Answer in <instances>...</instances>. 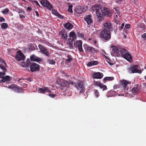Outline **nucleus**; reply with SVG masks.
Instances as JSON below:
<instances>
[{
	"mask_svg": "<svg viewBox=\"0 0 146 146\" xmlns=\"http://www.w3.org/2000/svg\"><path fill=\"white\" fill-rule=\"evenodd\" d=\"M17 12L18 13H25V12L21 9H18Z\"/></svg>",
	"mask_w": 146,
	"mask_h": 146,
	"instance_id": "09e8293b",
	"label": "nucleus"
},
{
	"mask_svg": "<svg viewBox=\"0 0 146 146\" xmlns=\"http://www.w3.org/2000/svg\"><path fill=\"white\" fill-rule=\"evenodd\" d=\"M25 56L21 51H18L17 52L15 56V58L17 61L24 60Z\"/></svg>",
	"mask_w": 146,
	"mask_h": 146,
	"instance_id": "423d86ee",
	"label": "nucleus"
},
{
	"mask_svg": "<svg viewBox=\"0 0 146 146\" xmlns=\"http://www.w3.org/2000/svg\"><path fill=\"white\" fill-rule=\"evenodd\" d=\"M28 49L30 51H33L35 49L34 46L31 44H30L29 45Z\"/></svg>",
	"mask_w": 146,
	"mask_h": 146,
	"instance_id": "2f4dec72",
	"label": "nucleus"
},
{
	"mask_svg": "<svg viewBox=\"0 0 146 146\" xmlns=\"http://www.w3.org/2000/svg\"><path fill=\"white\" fill-rule=\"evenodd\" d=\"M9 11V10L7 8L5 9L2 11L1 12L4 14L6 15Z\"/></svg>",
	"mask_w": 146,
	"mask_h": 146,
	"instance_id": "a19ab883",
	"label": "nucleus"
},
{
	"mask_svg": "<svg viewBox=\"0 0 146 146\" xmlns=\"http://www.w3.org/2000/svg\"><path fill=\"white\" fill-rule=\"evenodd\" d=\"M30 59L31 61H35L37 62L42 61V59L41 58L38 57L34 54L30 56Z\"/></svg>",
	"mask_w": 146,
	"mask_h": 146,
	"instance_id": "f8f14e48",
	"label": "nucleus"
},
{
	"mask_svg": "<svg viewBox=\"0 0 146 146\" xmlns=\"http://www.w3.org/2000/svg\"><path fill=\"white\" fill-rule=\"evenodd\" d=\"M102 83H100L99 82H94V84L95 85L97 86L100 87V85Z\"/></svg>",
	"mask_w": 146,
	"mask_h": 146,
	"instance_id": "3c124183",
	"label": "nucleus"
},
{
	"mask_svg": "<svg viewBox=\"0 0 146 146\" xmlns=\"http://www.w3.org/2000/svg\"><path fill=\"white\" fill-rule=\"evenodd\" d=\"M138 66L137 65H132L128 68V72L130 73H138L139 74H141L142 71L140 70H138Z\"/></svg>",
	"mask_w": 146,
	"mask_h": 146,
	"instance_id": "20e7f679",
	"label": "nucleus"
},
{
	"mask_svg": "<svg viewBox=\"0 0 146 146\" xmlns=\"http://www.w3.org/2000/svg\"><path fill=\"white\" fill-rule=\"evenodd\" d=\"M5 74V72H0V78H3V76Z\"/></svg>",
	"mask_w": 146,
	"mask_h": 146,
	"instance_id": "49530a36",
	"label": "nucleus"
},
{
	"mask_svg": "<svg viewBox=\"0 0 146 146\" xmlns=\"http://www.w3.org/2000/svg\"><path fill=\"white\" fill-rule=\"evenodd\" d=\"M10 77L9 76H5L2 80V82H5L7 81H9Z\"/></svg>",
	"mask_w": 146,
	"mask_h": 146,
	"instance_id": "c756f323",
	"label": "nucleus"
},
{
	"mask_svg": "<svg viewBox=\"0 0 146 146\" xmlns=\"http://www.w3.org/2000/svg\"><path fill=\"white\" fill-rule=\"evenodd\" d=\"M82 41L80 40L78 41H76V44H78L77 46L79 51L81 52H83L84 50L82 48Z\"/></svg>",
	"mask_w": 146,
	"mask_h": 146,
	"instance_id": "a211bd4d",
	"label": "nucleus"
},
{
	"mask_svg": "<svg viewBox=\"0 0 146 146\" xmlns=\"http://www.w3.org/2000/svg\"><path fill=\"white\" fill-rule=\"evenodd\" d=\"M0 62L3 63L4 65H5L6 66H7V64L6 62L2 58H0Z\"/></svg>",
	"mask_w": 146,
	"mask_h": 146,
	"instance_id": "603ef678",
	"label": "nucleus"
},
{
	"mask_svg": "<svg viewBox=\"0 0 146 146\" xmlns=\"http://www.w3.org/2000/svg\"><path fill=\"white\" fill-rule=\"evenodd\" d=\"M38 47L39 48L40 50V52H43V50H45V48L44 47H43L42 46L41 44H39L38 45Z\"/></svg>",
	"mask_w": 146,
	"mask_h": 146,
	"instance_id": "4c0bfd02",
	"label": "nucleus"
},
{
	"mask_svg": "<svg viewBox=\"0 0 146 146\" xmlns=\"http://www.w3.org/2000/svg\"><path fill=\"white\" fill-rule=\"evenodd\" d=\"M77 34L78 36L79 37L82 38L84 37V35L83 34L80 33L79 32H78Z\"/></svg>",
	"mask_w": 146,
	"mask_h": 146,
	"instance_id": "8fccbe9b",
	"label": "nucleus"
},
{
	"mask_svg": "<svg viewBox=\"0 0 146 146\" xmlns=\"http://www.w3.org/2000/svg\"><path fill=\"white\" fill-rule=\"evenodd\" d=\"M67 58L65 60L66 62L69 63L72 60V56L68 54L67 56Z\"/></svg>",
	"mask_w": 146,
	"mask_h": 146,
	"instance_id": "c85d7f7f",
	"label": "nucleus"
},
{
	"mask_svg": "<svg viewBox=\"0 0 146 146\" xmlns=\"http://www.w3.org/2000/svg\"><path fill=\"white\" fill-rule=\"evenodd\" d=\"M26 80L30 82H32L33 80V78L31 77H29L27 78Z\"/></svg>",
	"mask_w": 146,
	"mask_h": 146,
	"instance_id": "4d7b16f0",
	"label": "nucleus"
},
{
	"mask_svg": "<svg viewBox=\"0 0 146 146\" xmlns=\"http://www.w3.org/2000/svg\"><path fill=\"white\" fill-rule=\"evenodd\" d=\"M103 76L102 73L98 72L94 73L92 74V76L94 78L101 79Z\"/></svg>",
	"mask_w": 146,
	"mask_h": 146,
	"instance_id": "f3484780",
	"label": "nucleus"
},
{
	"mask_svg": "<svg viewBox=\"0 0 146 146\" xmlns=\"http://www.w3.org/2000/svg\"><path fill=\"white\" fill-rule=\"evenodd\" d=\"M48 96L51 97H52V98H54V97H55V94H48Z\"/></svg>",
	"mask_w": 146,
	"mask_h": 146,
	"instance_id": "13d9d810",
	"label": "nucleus"
},
{
	"mask_svg": "<svg viewBox=\"0 0 146 146\" xmlns=\"http://www.w3.org/2000/svg\"><path fill=\"white\" fill-rule=\"evenodd\" d=\"M69 36L70 38H72V41H74L76 39V36L75 33L72 31L70 33Z\"/></svg>",
	"mask_w": 146,
	"mask_h": 146,
	"instance_id": "4be33fe9",
	"label": "nucleus"
},
{
	"mask_svg": "<svg viewBox=\"0 0 146 146\" xmlns=\"http://www.w3.org/2000/svg\"><path fill=\"white\" fill-rule=\"evenodd\" d=\"M94 94L96 98H98L100 96V94L98 90H94Z\"/></svg>",
	"mask_w": 146,
	"mask_h": 146,
	"instance_id": "e433bc0d",
	"label": "nucleus"
},
{
	"mask_svg": "<svg viewBox=\"0 0 146 146\" xmlns=\"http://www.w3.org/2000/svg\"><path fill=\"white\" fill-rule=\"evenodd\" d=\"M112 48V52L111 53L112 56L116 55L118 56L119 55V50H118V48L115 46L112 45L111 46Z\"/></svg>",
	"mask_w": 146,
	"mask_h": 146,
	"instance_id": "ddd939ff",
	"label": "nucleus"
},
{
	"mask_svg": "<svg viewBox=\"0 0 146 146\" xmlns=\"http://www.w3.org/2000/svg\"><path fill=\"white\" fill-rule=\"evenodd\" d=\"M140 87L138 85H135L132 89V93L135 95L138 94L140 91Z\"/></svg>",
	"mask_w": 146,
	"mask_h": 146,
	"instance_id": "dca6fc26",
	"label": "nucleus"
},
{
	"mask_svg": "<svg viewBox=\"0 0 146 146\" xmlns=\"http://www.w3.org/2000/svg\"><path fill=\"white\" fill-rule=\"evenodd\" d=\"M119 52L122 57L124 56L127 53H129L128 51L123 48H121Z\"/></svg>",
	"mask_w": 146,
	"mask_h": 146,
	"instance_id": "393cba45",
	"label": "nucleus"
},
{
	"mask_svg": "<svg viewBox=\"0 0 146 146\" xmlns=\"http://www.w3.org/2000/svg\"><path fill=\"white\" fill-rule=\"evenodd\" d=\"M27 10L28 11H31L32 10V8L31 7H28L27 8Z\"/></svg>",
	"mask_w": 146,
	"mask_h": 146,
	"instance_id": "0e129e2a",
	"label": "nucleus"
},
{
	"mask_svg": "<svg viewBox=\"0 0 146 146\" xmlns=\"http://www.w3.org/2000/svg\"><path fill=\"white\" fill-rule=\"evenodd\" d=\"M113 88L114 89H116L117 88V84L113 86Z\"/></svg>",
	"mask_w": 146,
	"mask_h": 146,
	"instance_id": "338daca9",
	"label": "nucleus"
},
{
	"mask_svg": "<svg viewBox=\"0 0 146 146\" xmlns=\"http://www.w3.org/2000/svg\"><path fill=\"white\" fill-rule=\"evenodd\" d=\"M75 87L78 90L80 91V93L85 92V88L84 84L82 81L79 80L77 82L75 85Z\"/></svg>",
	"mask_w": 146,
	"mask_h": 146,
	"instance_id": "f03ea898",
	"label": "nucleus"
},
{
	"mask_svg": "<svg viewBox=\"0 0 146 146\" xmlns=\"http://www.w3.org/2000/svg\"><path fill=\"white\" fill-rule=\"evenodd\" d=\"M42 53L48 56H49V53L46 48L45 49V50H43V52H42Z\"/></svg>",
	"mask_w": 146,
	"mask_h": 146,
	"instance_id": "f704fd0d",
	"label": "nucleus"
},
{
	"mask_svg": "<svg viewBox=\"0 0 146 146\" xmlns=\"http://www.w3.org/2000/svg\"><path fill=\"white\" fill-rule=\"evenodd\" d=\"M124 23H123L120 26V28H119V30L120 31L123 29V27L124 26Z\"/></svg>",
	"mask_w": 146,
	"mask_h": 146,
	"instance_id": "bf43d9fd",
	"label": "nucleus"
},
{
	"mask_svg": "<svg viewBox=\"0 0 146 146\" xmlns=\"http://www.w3.org/2000/svg\"><path fill=\"white\" fill-rule=\"evenodd\" d=\"M61 35V37L64 40H66L67 39L68 35L67 33L64 29L62 30L60 33Z\"/></svg>",
	"mask_w": 146,
	"mask_h": 146,
	"instance_id": "2eb2a0df",
	"label": "nucleus"
},
{
	"mask_svg": "<svg viewBox=\"0 0 146 146\" xmlns=\"http://www.w3.org/2000/svg\"><path fill=\"white\" fill-rule=\"evenodd\" d=\"M99 36L103 40L106 42L110 40L111 33L110 31L103 29L100 32Z\"/></svg>",
	"mask_w": 146,
	"mask_h": 146,
	"instance_id": "f257e3e1",
	"label": "nucleus"
},
{
	"mask_svg": "<svg viewBox=\"0 0 146 146\" xmlns=\"http://www.w3.org/2000/svg\"><path fill=\"white\" fill-rule=\"evenodd\" d=\"M102 14L105 16L110 17L111 15V11L110 10L105 7H104L101 10Z\"/></svg>",
	"mask_w": 146,
	"mask_h": 146,
	"instance_id": "1a4fd4ad",
	"label": "nucleus"
},
{
	"mask_svg": "<svg viewBox=\"0 0 146 146\" xmlns=\"http://www.w3.org/2000/svg\"><path fill=\"white\" fill-rule=\"evenodd\" d=\"M5 20L4 17L0 16V22H5Z\"/></svg>",
	"mask_w": 146,
	"mask_h": 146,
	"instance_id": "864d4df0",
	"label": "nucleus"
},
{
	"mask_svg": "<svg viewBox=\"0 0 146 146\" xmlns=\"http://www.w3.org/2000/svg\"><path fill=\"white\" fill-rule=\"evenodd\" d=\"M96 15L98 18V21L100 23L102 21L104 20V18L103 17L104 16L100 12L96 14Z\"/></svg>",
	"mask_w": 146,
	"mask_h": 146,
	"instance_id": "5701e85b",
	"label": "nucleus"
},
{
	"mask_svg": "<svg viewBox=\"0 0 146 146\" xmlns=\"http://www.w3.org/2000/svg\"><path fill=\"white\" fill-rule=\"evenodd\" d=\"M8 27V25L6 23H3L1 25V27L2 29H6Z\"/></svg>",
	"mask_w": 146,
	"mask_h": 146,
	"instance_id": "7c9ffc66",
	"label": "nucleus"
},
{
	"mask_svg": "<svg viewBox=\"0 0 146 146\" xmlns=\"http://www.w3.org/2000/svg\"><path fill=\"white\" fill-rule=\"evenodd\" d=\"M68 87L69 88V85H75L76 83L75 82H70L69 81H68Z\"/></svg>",
	"mask_w": 146,
	"mask_h": 146,
	"instance_id": "de8ad7c7",
	"label": "nucleus"
},
{
	"mask_svg": "<svg viewBox=\"0 0 146 146\" xmlns=\"http://www.w3.org/2000/svg\"><path fill=\"white\" fill-rule=\"evenodd\" d=\"M85 51L86 52H88L91 53H94V52H98L97 49H95L92 46H91L85 44L83 45Z\"/></svg>",
	"mask_w": 146,
	"mask_h": 146,
	"instance_id": "0eeeda50",
	"label": "nucleus"
},
{
	"mask_svg": "<svg viewBox=\"0 0 146 146\" xmlns=\"http://www.w3.org/2000/svg\"><path fill=\"white\" fill-rule=\"evenodd\" d=\"M120 84L119 88L121 90H127L129 89L128 85L130 84L131 82L125 80H123L120 81Z\"/></svg>",
	"mask_w": 146,
	"mask_h": 146,
	"instance_id": "7ed1b4c3",
	"label": "nucleus"
},
{
	"mask_svg": "<svg viewBox=\"0 0 146 146\" xmlns=\"http://www.w3.org/2000/svg\"><path fill=\"white\" fill-rule=\"evenodd\" d=\"M99 87L101 88L102 89L103 91H104L107 89V87L106 86L103 84H101L100 85Z\"/></svg>",
	"mask_w": 146,
	"mask_h": 146,
	"instance_id": "72a5a7b5",
	"label": "nucleus"
},
{
	"mask_svg": "<svg viewBox=\"0 0 146 146\" xmlns=\"http://www.w3.org/2000/svg\"><path fill=\"white\" fill-rule=\"evenodd\" d=\"M114 78L113 77H106L104 78V81H106L107 80H112L114 79Z\"/></svg>",
	"mask_w": 146,
	"mask_h": 146,
	"instance_id": "c9c22d12",
	"label": "nucleus"
},
{
	"mask_svg": "<svg viewBox=\"0 0 146 146\" xmlns=\"http://www.w3.org/2000/svg\"><path fill=\"white\" fill-rule=\"evenodd\" d=\"M76 12L77 13L81 14L83 12V11L81 9H77L76 10Z\"/></svg>",
	"mask_w": 146,
	"mask_h": 146,
	"instance_id": "58836bf2",
	"label": "nucleus"
},
{
	"mask_svg": "<svg viewBox=\"0 0 146 146\" xmlns=\"http://www.w3.org/2000/svg\"><path fill=\"white\" fill-rule=\"evenodd\" d=\"M0 68L4 72H7V70L5 67L1 64H0Z\"/></svg>",
	"mask_w": 146,
	"mask_h": 146,
	"instance_id": "c03bdc74",
	"label": "nucleus"
},
{
	"mask_svg": "<svg viewBox=\"0 0 146 146\" xmlns=\"http://www.w3.org/2000/svg\"><path fill=\"white\" fill-rule=\"evenodd\" d=\"M40 3L42 5L47 7L49 10H51L52 9L51 3L47 0H41Z\"/></svg>",
	"mask_w": 146,
	"mask_h": 146,
	"instance_id": "39448f33",
	"label": "nucleus"
},
{
	"mask_svg": "<svg viewBox=\"0 0 146 146\" xmlns=\"http://www.w3.org/2000/svg\"><path fill=\"white\" fill-rule=\"evenodd\" d=\"M110 94H111L110 95V96H113L114 95H116L117 94L116 92L113 91H110Z\"/></svg>",
	"mask_w": 146,
	"mask_h": 146,
	"instance_id": "ea45409f",
	"label": "nucleus"
},
{
	"mask_svg": "<svg viewBox=\"0 0 146 146\" xmlns=\"http://www.w3.org/2000/svg\"><path fill=\"white\" fill-rule=\"evenodd\" d=\"M26 62L28 65H29L31 63V62L30 61V60L29 59L27 60Z\"/></svg>",
	"mask_w": 146,
	"mask_h": 146,
	"instance_id": "680f3d73",
	"label": "nucleus"
},
{
	"mask_svg": "<svg viewBox=\"0 0 146 146\" xmlns=\"http://www.w3.org/2000/svg\"><path fill=\"white\" fill-rule=\"evenodd\" d=\"M72 5H70L68 6V11L71 13H73L72 10Z\"/></svg>",
	"mask_w": 146,
	"mask_h": 146,
	"instance_id": "79ce46f5",
	"label": "nucleus"
},
{
	"mask_svg": "<svg viewBox=\"0 0 146 146\" xmlns=\"http://www.w3.org/2000/svg\"><path fill=\"white\" fill-rule=\"evenodd\" d=\"M60 72L63 76H65L67 78H68L69 76V75L66 74V72L64 71H61Z\"/></svg>",
	"mask_w": 146,
	"mask_h": 146,
	"instance_id": "473e14b6",
	"label": "nucleus"
},
{
	"mask_svg": "<svg viewBox=\"0 0 146 146\" xmlns=\"http://www.w3.org/2000/svg\"><path fill=\"white\" fill-rule=\"evenodd\" d=\"M13 90L15 92L18 93L21 92L22 91L21 88L17 87L16 85V86H15Z\"/></svg>",
	"mask_w": 146,
	"mask_h": 146,
	"instance_id": "cd10ccee",
	"label": "nucleus"
},
{
	"mask_svg": "<svg viewBox=\"0 0 146 146\" xmlns=\"http://www.w3.org/2000/svg\"><path fill=\"white\" fill-rule=\"evenodd\" d=\"M112 24L111 22L109 21H107L104 23L103 24L104 29L110 31H112L113 30V28L112 27Z\"/></svg>",
	"mask_w": 146,
	"mask_h": 146,
	"instance_id": "6e6552de",
	"label": "nucleus"
},
{
	"mask_svg": "<svg viewBox=\"0 0 146 146\" xmlns=\"http://www.w3.org/2000/svg\"><path fill=\"white\" fill-rule=\"evenodd\" d=\"M57 82L61 86L66 87V89L68 90L69 89L68 81L64 80L62 81L60 80V81H57Z\"/></svg>",
	"mask_w": 146,
	"mask_h": 146,
	"instance_id": "9b49d317",
	"label": "nucleus"
},
{
	"mask_svg": "<svg viewBox=\"0 0 146 146\" xmlns=\"http://www.w3.org/2000/svg\"><path fill=\"white\" fill-rule=\"evenodd\" d=\"M131 25L129 24H126L125 26V28L129 29L130 28Z\"/></svg>",
	"mask_w": 146,
	"mask_h": 146,
	"instance_id": "5fc2aeb1",
	"label": "nucleus"
},
{
	"mask_svg": "<svg viewBox=\"0 0 146 146\" xmlns=\"http://www.w3.org/2000/svg\"><path fill=\"white\" fill-rule=\"evenodd\" d=\"M15 86H16V85L11 84L8 86L7 88L9 89H12L13 90Z\"/></svg>",
	"mask_w": 146,
	"mask_h": 146,
	"instance_id": "a18cd8bd",
	"label": "nucleus"
},
{
	"mask_svg": "<svg viewBox=\"0 0 146 146\" xmlns=\"http://www.w3.org/2000/svg\"><path fill=\"white\" fill-rule=\"evenodd\" d=\"M64 27L67 29H71L73 27V25L69 22H68L64 25Z\"/></svg>",
	"mask_w": 146,
	"mask_h": 146,
	"instance_id": "b1692460",
	"label": "nucleus"
},
{
	"mask_svg": "<svg viewBox=\"0 0 146 146\" xmlns=\"http://www.w3.org/2000/svg\"><path fill=\"white\" fill-rule=\"evenodd\" d=\"M34 2H35V3H36V5L37 6H40V4H39V3H38V2L37 1H34Z\"/></svg>",
	"mask_w": 146,
	"mask_h": 146,
	"instance_id": "e2e57ef3",
	"label": "nucleus"
},
{
	"mask_svg": "<svg viewBox=\"0 0 146 146\" xmlns=\"http://www.w3.org/2000/svg\"><path fill=\"white\" fill-rule=\"evenodd\" d=\"M123 57L129 62L131 61L132 60V58L131 55L129 53H127Z\"/></svg>",
	"mask_w": 146,
	"mask_h": 146,
	"instance_id": "412c9836",
	"label": "nucleus"
},
{
	"mask_svg": "<svg viewBox=\"0 0 146 146\" xmlns=\"http://www.w3.org/2000/svg\"><path fill=\"white\" fill-rule=\"evenodd\" d=\"M48 62L51 64H54L55 63V61L53 59L48 60Z\"/></svg>",
	"mask_w": 146,
	"mask_h": 146,
	"instance_id": "37998d69",
	"label": "nucleus"
},
{
	"mask_svg": "<svg viewBox=\"0 0 146 146\" xmlns=\"http://www.w3.org/2000/svg\"><path fill=\"white\" fill-rule=\"evenodd\" d=\"M123 0H116V2L117 3H120Z\"/></svg>",
	"mask_w": 146,
	"mask_h": 146,
	"instance_id": "69168bd1",
	"label": "nucleus"
},
{
	"mask_svg": "<svg viewBox=\"0 0 146 146\" xmlns=\"http://www.w3.org/2000/svg\"><path fill=\"white\" fill-rule=\"evenodd\" d=\"M98 64V62L96 61H93L88 63L87 65L90 67H91L92 66Z\"/></svg>",
	"mask_w": 146,
	"mask_h": 146,
	"instance_id": "bb28decb",
	"label": "nucleus"
},
{
	"mask_svg": "<svg viewBox=\"0 0 146 146\" xmlns=\"http://www.w3.org/2000/svg\"><path fill=\"white\" fill-rule=\"evenodd\" d=\"M92 9L93 12H95L96 14L100 12V7L97 5H95L94 6H92L91 8Z\"/></svg>",
	"mask_w": 146,
	"mask_h": 146,
	"instance_id": "6ab92c4d",
	"label": "nucleus"
},
{
	"mask_svg": "<svg viewBox=\"0 0 146 146\" xmlns=\"http://www.w3.org/2000/svg\"><path fill=\"white\" fill-rule=\"evenodd\" d=\"M84 20L88 24L90 25L93 22L92 17L91 15H86L84 18Z\"/></svg>",
	"mask_w": 146,
	"mask_h": 146,
	"instance_id": "4468645a",
	"label": "nucleus"
},
{
	"mask_svg": "<svg viewBox=\"0 0 146 146\" xmlns=\"http://www.w3.org/2000/svg\"><path fill=\"white\" fill-rule=\"evenodd\" d=\"M35 12L36 13V16L38 17H39V15L38 12L37 11H36Z\"/></svg>",
	"mask_w": 146,
	"mask_h": 146,
	"instance_id": "774afa93",
	"label": "nucleus"
},
{
	"mask_svg": "<svg viewBox=\"0 0 146 146\" xmlns=\"http://www.w3.org/2000/svg\"><path fill=\"white\" fill-rule=\"evenodd\" d=\"M38 91L40 93H44L45 92H50V90L48 88L44 87L43 88H39Z\"/></svg>",
	"mask_w": 146,
	"mask_h": 146,
	"instance_id": "aec40b11",
	"label": "nucleus"
},
{
	"mask_svg": "<svg viewBox=\"0 0 146 146\" xmlns=\"http://www.w3.org/2000/svg\"><path fill=\"white\" fill-rule=\"evenodd\" d=\"M19 17L21 19L25 18V16L22 14H20L19 15Z\"/></svg>",
	"mask_w": 146,
	"mask_h": 146,
	"instance_id": "052dcab7",
	"label": "nucleus"
},
{
	"mask_svg": "<svg viewBox=\"0 0 146 146\" xmlns=\"http://www.w3.org/2000/svg\"><path fill=\"white\" fill-rule=\"evenodd\" d=\"M141 36L145 40L146 39V33H145L143 34Z\"/></svg>",
	"mask_w": 146,
	"mask_h": 146,
	"instance_id": "6e6d98bb",
	"label": "nucleus"
},
{
	"mask_svg": "<svg viewBox=\"0 0 146 146\" xmlns=\"http://www.w3.org/2000/svg\"><path fill=\"white\" fill-rule=\"evenodd\" d=\"M52 13L53 14L57 16L60 19H62L63 17L58 12L55 10L54 9L52 10Z\"/></svg>",
	"mask_w": 146,
	"mask_h": 146,
	"instance_id": "a878e982",
	"label": "nucleus"
},
{
	"mask_svg": "<svg viewBox=\"0 0 146 146\" xmlns=\"http://www.w3.org/2000/svg\"><path fill=\"white\" fill-rule=\"evenodd\" d=\"M40 66L36 63L33 62L31 63L30 69L32 72L38 71L40 70Z\"/></svg>",
	"mask_w": 146,
	"mask_h": 146,
	"instance_id": "9d476101",
	"label": "nucleus"
}]
</instances>
